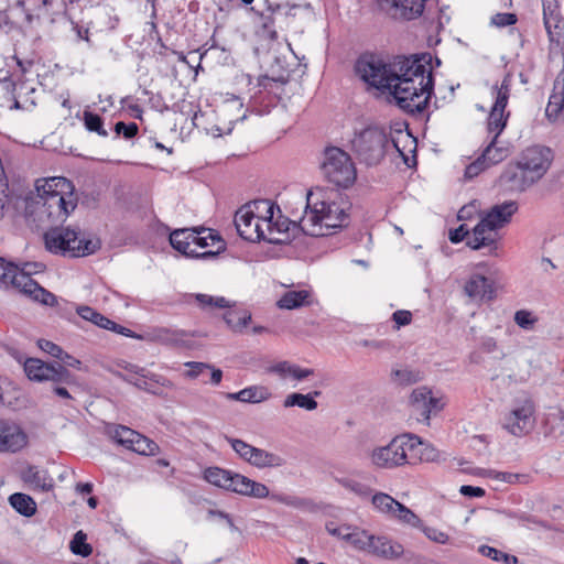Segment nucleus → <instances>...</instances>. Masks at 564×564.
Instances as JSON below:
<instances>
[{
  "instance_id": "nucleus-7",
  "label": "nucleus",
  "mask_w": 564,
  "mask_h": 564,
  "mask_svg": "<svg viewBox=\"0 0 564 564\" xmlns=\"http://www.w3.org/2000/svg\"><path fill=\"white\" fill-rule=\"evenodd\" d=\"M420 437L404 434L394 437L388 445L377 447L371 453V463L378 468H394L411 464L410 454L416 449Z\"/></svg>"
},
{
  "instance_id": "nucleus-20",
  "label": "nucleus",
  "mask_w": 564,
  "mask_h": 564,
  "mask_svg": "<svg viewBox=\"0 0 564 564\" xmlns=\"http://www.w3.org/2000/svg\"><path fill=\"white\" fill-rule=\"evenodd\" d=\"M427 0H381L382 8L394 20L411 21L422 15Z\"/></svg>"
},
{
  "instance_id": "nucleus-26",
  "label": "nucleus",
  "mask_w": 564,
  "mask_h": 564,
  "mask_svg": "<svg viewBox=\"0 0 564 564\" xmlns=\"http://www.w3.org/2000/svg\"><path fill=\"white\" fill-rule=\"evenodd\" d=\"M465 293L471 299L491 301L495 297L492 283L481 274H474L465 284Z\"/></svg>"
},
{
  "instance_id": "nucleus-51",
  "label": "nucleus",
  "mask_w": 564,
  "mask_h": 564,
  "mask_svg": "<svg viewBox=\"0 0 564 564\" xmlns=\"http://www.w3.org/2000/svg\"><path fill=\"white\" fill-rule=\"evenodd\" d=\"M495 479L505 481L508 484H525L529 480V476L525 474L497 471L495 475Z\"/></svg>"
},
{
  "instance_id": "nucleus-35",
  "label": "nucleus",
  "mask_w": 564,
  "mask_h": 564,
  "mask_svg": "<svg viewBox=\"0 0 564 564\" xmlns=\"http://www.w3.org/2000/svg\"><path fill=\"white\" fill-rule=\"evenodd\" d=\"M419 456L420 460L424 462H442L446 459L445 453L438 451L430 443H424L420 438V443L416 445V449L410 454V459Z\"/></svg>"
},
{
  "instance_id": "nucleus-32",
  "label": "nucleus",
  "mask_w": 564,
  "mask_h": 564,
  "mask_svg": "<svg viewBox=\"0 0 564 564\" xmlns=\"http://www.w3.org/2000/svg\"><path fill=\"white\" fill-rule=\"evenodd\" d=\"M512 85V74L507 73L500 85L496 84L492 86V94L495 95V102L492 109L506 110Z\"/></svg>"
},
{
  "instance_id": "nucleus-27",
  "label": "nucleus",
  "mask_w": 564,
  "mask_h": 564,
  "mask_svg": "<svg viewBox=\"0 0 564 564\" xmlns=\"http://www.w3.org/2000/svg\"><path fill=\"white\" fill-rule=\"evenodd\" d=\"M188 367L186 377L193 379H200L203 383L212 382L218 384L221 381L223 372L220 369H215L210 365L205 362H187Z\"/></svg>"
},
{
  "instance_id": "nucleus-48",
  "label": "nucleus",
  "mask_w": 564,
  "mask_h": 564,
  "mask_svg": "<svg viewBox=\"0 0 564 564\" xmlns=\"http://www.w3.org/2000/svg\"><path fill=\"white\" fill-rule=\"evenodd\" d=\"M514 322L519 327L523 329H532L538 322V317H535L530 311L520 310L514 314Z\"/></svg>"
},
{
  "instance_id": "nucleus-60",
  "label": "nucleus",
  "mask_w": 564,
  "mask_h": 564,
  "mask_svg": "<svg viewBox=\"0 0 564 564\" xmlns=\"http://www.w3.org/2000/svg\"><path fill=\"white\" fill-rule=\"evenodd\" d=\"M424 533L430 540L441 544L447 543L449 539L445 532L438 531L434 528H426Z\"/></svg>"
},
{
  "instance_id": "nucleus-40",
  "label": "nucleus",
  "mask_w": 564,
  "mask_h": 564,
  "mask_svg": "<svg viewBox=\"0 0 564 564\" xmlns=\"http://www.w3.org/2000/svg\"><path fill=\"white\" fill-rule=\"evenodd\" d=\"M543 22L550 41L558 44L564 36V23L562 14L543 18Z\"/></svg>"
},
{
  "instance_id": "nucleus-3",
  "label": "nucleus",
  "mask_w": 564,
  "mask_h": 564,
  "mask_svg": "<svg viewBox=\"0 0 564 564\" xmlns=\"http://www.w3.org/2000/svg\"><path fill=\"white\" fill-rule=\"evenodd\" d=\"M204 479L214 486L241 496L256 499L270 498L275 502L294 508H300L304 505L303 499L300 497L285 494L270 495V490L264 484L252 480L245 475L232 473L219 467L206 468L204 470Z\"/></svg>"
},
{
  "instance_id": "nucleus-62",
  "label": "nucleus",
  "mask_w": 564,
  "mask_h": 564,
  "mask_svg": "<svg viewBox=\"0 0 564 564\" xmlns=\"http://www.w3.org/2000/svg\"><path fill=\"white\" fill-rule=\"evenodd\" d=\"M314 370L311 368H302L297 365L292 364L290 377L297 381H301L312 376Z\"/></svg>"
},
{
  "instance_id": "nucleus-1",
  "label": "nucleus",
  "mask_w": 564,
  "mask_h": 564,
  "mask_svg": "<svg viewBox=\"0 0 564 564\" xmlns=\"http://www.w3.org/2000/svg\"><path fill=\"white\" fill-rule=\"evenodd\" d=\"M35 188L40 198L37 204H41L39 218L51 226L44 235L46 248L51 252L77 258L91 254L100 248L97 238L80 237L79 231L68 227H54L66 221L78 204L75 186L69 180L63 176L37 180Z\"/></svg>"
},
{
  "instance_id": "nucleus-52",
  "label": "nucleus",
  "mask_w": 564,
  "mask_h": 564,
  "mask_svg": "<svg viewBox=\"0 0 564 564\" xmlns=\"http://www.w3.org/2000/svg\"><path fill=\"white\" fill-rule=\"evenodd\" d=\"M517 21H518L517 15L514 13H509V12L496 13L491 18V24H494L498 28L513 25L517 23Z\"/></svg>"
},
{
  "instance_id": "nucleus-12",
  "label": "nucleus",
  "mask_w": 564,
  "mask_h": 564,
  "mask_svg": "<svg viewBox=\"0 0 564 564\" xmlns=\"http://www.w3.org/2000/svg\"><path fill=\"white\" fill-rule=\"evenodd\" d=\"M226 441L242 460L259 469L279 468L286 463L281 455L252 446L240 438L226 436Z\"/></svg>"
},
{
  "instance_id": "nucleus-25",
  "label": "nucleus",
  "mask_w": 564,
  "mask_h": 564,
  "mask_svg": "<svg viewBox=\"0 0 564 564\" xmlns=\"http://www.w3.org/2000/svg\"><path fill=\"white\" fill-rule=\"evenodd\" d=\"M404 552L402 544L383 535H373L369 554L384 560H397Z\"/></svg>"
},
{
  "instance_id": "nucleus-23",
  "label": "nucleus",
  "mask_w": 564,
  "mask_h": 564,
  "mask_svg": "<svg viewBox=\"0 0 564 564\" xmlns=\"http://www.w3.org/2000/svg\"><path fill=\"white\" fill-rule=\"evenodd\" d=\"M77 314L85 321L91 322L94 325L104 328L112 330L117 334L124 335L127 337H134V334L129 328L121 326L117 324L116 322L109 319L108 317L104 316L96 310H94L90 306H78L77 307Z\"/></svg>"
},
{
  "instance_id": "nucleus-37",
  "label": "nucleus",
  "mask_w": 564,
  "mask_h": 564,
  "mask_svg": "<svg viewBox=\"0 0 564 564\" xmlns=\"http://www.w3.org/2000/svg\"><path fill=\"white\" fill-rule=\"evenodd\" d=\"M373 534L358 527H351L347 542L358 551L369 553Z\"/></svg>"
},
{
  "instance_id": "nucleus-64",
  "label": "nucleus",
  "mask_w": 564,
  "mask_h": 564,
  "mask_svg": "<svg viewBox=\"0 0 564 564\" xmlns=\"http://www.w3.org/2000/svg\"><path fill=\"white\" fill-rule=\"evenodd\" d=\"M478 552L482 555V556H486L488 558H491L492 561H496V562H500L501 558L500 555H502L503 552L492 547V546H489V545H480L478 547Z\"/></svg>"
},
{
  "instance_id": "nucleus-9",
  "label": "nucleus",
  "mask_w": 564,
  "mask_h": 564,
  "mask_svg": "<svg viewBox=\"0 0 564 564\" xmlns=\"http://www.w3.org/2000/svg\"><path fill=\"white\" fill-rule=\"evenodd\" d=\"M355 72L369 86L392 91L390 76L392 63L387 64L379 55L373 53L361 54L355 63Z\"/></svg>"
},
{
  "instance_id": "nucleus-50",
  "label": "nucleus",
  "mask_w": 564,
  "mask_h": 564,
  "mask_svg": "<svg viewBox=\"0 0 564 564\" xmlns=\"http://www.w3.org/2000/svg\"><path fill=\"white\" fill-rule=\"evenodd\" d=\"M138 131L139 127L134 122L124 123L123 121H118L115 124V132L117 137L122 135L127 140L134 138L138 134Z\"/></svg>"
},
{
  "instance_id": "nucleus-4",
  "label": "nucleus",
  "mask_w": 564,
  "mask_h": 564,
  "mask_svg": "<svg viewBox=\"0 0 564 564\" xmlns=\"http://www.w3.org/2000/svg\"><path fill=\"white\" fill-rule=\"evenodd\" d=\"M267 216L254 215L247 206L241 207L235 214L234 224L238 235L251 242L264 240L270 243H284L289 237L280 228H275L272 223L273 205L265 202Z\"/></svg>"
},
{
  "instance_id": "nucleus-21",
  "label": "nucleus",
  "mask_w": 564,
  "mask_h": 564,
  "mask_svg": "<svg viewBox=\"0 0 564 564\" xmlns=\"http://www.w3.org/2000/svg\"><path fill=\"white\" fill-rule=\"evenodd\" d=\"M313 194L307 196L306 210L300 219L299 226L305 235L312 237L327 236L330 232L325 231L326 226L322 219V214L316 208L315 202H312Z\"/></svg>"
},
{
  "instance_id": "nucleus-56",
  "label": "nucleus",
  "mask_w": 564,
  "mask_h": 564,
  "mask_svg": "<svg viewBox=\"0 0 564 564\" xmlns=\"http://www.w3.org/2000/svg\"><path fill=\"white\" fill-rule=\"evenodd\" d=\"M470 237L471 236H469V230L467 229L466 225H460L456 229L451 230L448 236L451 242L453 243H458L465 238L468 240Z\"/></svg>"
},
{
  "instance_id": "nucleus-6",
  "label": "nucleus",
  "mask_w": 564,
  "mask_h": 564,
  "mask_svg": "<svg viewBox=\"0 0 564 564\" xmlns=\"http://www.w3.org/2000/svg\"><path fill=\"white\" fill-rule=\"evenodd\" d=\"M517 210L518 203L516 200H507L492 206L474 227L467 246L473 250L489 248L490 252L497 249V229L510 223Z\"/></svg>"
},
{
  "instance_id": "nucleus-58",
  "label": "nucleus",
  "mask_w": 564,
  "mask_h": 564,
  "mask_svg": "<svg viewBox=\"0 0 564 564\" xmlns=\"http://www.w3.org/2000/svg\"><path fill=\"white\" fill-rule=\"evenodd\" d=\"M288 82H289V76L281 75L278 77H270L268 75H264L259 78V86L262 87L263 89H269L272 87L273 83L284 85Z\"/></svg>"
},
{
  "instance_id": "nucleus-63",
  "label": "nucleus",
  "mask_w": 564,
  "mask_h": 564,
  "mask_svg": "<svg viewBox=\"0 0 564 564\" xmlns=\"http://www.w3.org/2000/svg\"><path fill=\"white\" fill-rule=\"evenodd\" d=\"M459 492L469 498H480L484 497L486 491L481 487H474L469 485H464L460 487Z\"/></svg>"
},
{
  "instance_id": "nucleus-55",
  "label": "nucleus",
  "mask_w": 564,
  "mask_h": 564,
  "mask_svg": "<svg viewBox=\"0 0 564 564\" xmlns=\"http://www.w3.org/2000/svg\"><path fill=\"white\" fill-rule=\"evenodd\" d=\"M292 364L289 361H280L268 368L269 372L276 373L281 378H288L291 375Z\"/></svg>"
},
{
  "instance_id": "nucleus-31",
  "label": "nucleus",
  "mask_w": 564,
  "mask_h": 564,
  "mask_svg": "<svg viewBox=\"0 0 564 564\" xmlns=\"http://www.w3.org/2000/svg\"><path fill=\"white\" fill-rule=\"evenodd\" d=\"M321 391H313L307 394L302 393H291L286 395V398L283 401L284 408H292V406H299L302 409H305L307 411H313L317 408V402L315 401V397H319Z\"/></svg>"
},
{
  "instance_id": "nucleus-5",
  "label": "nucleus",
  "mask_w": 564,
  "mask_h": 564,
  "mask_svg": "<svg viewBox=\"0 0 564 564\" xmlns=\"http://www.w3.org/2000/svg\"><path fill=\"white\" fill-rule=\"evenodd\" d=\"M43 268L42 263L36 262L25 263L23 268H19L0 258V282L13 286L41 304L54 306L57 303L56 296L31 278L32 273L42 271Z\"/></svg>"
},
{
  "instance_id": "nucleus-45",
  "label": "nucleus",
  "mask_w": 564,
  "mask_h": 564,
  "mask_svg": "<svg viewBox=\"0 0 564 564\" xmlns=\"http://www.w3.org/2000/svg\"><path fill=\"white\" fill-rule=\"evenodd\" d=\"M198 305L205 310L230 307L229 301L223 296H212L208 294H196Z\"/></svg>"
},
{
  "instance_id": "nucleus-22",
  "label": "nucleus",
  "mask_w": 564,
  "mask_h": 564,
  "mask_svg": "<svg viewBox=\"0 0 564 564\" xmlns=\"http://www.w3.org/2000/svg\"><path fill=\"white\" fill-rule=\"evenodd\" d=\"M26 444V435L19 425L0 420V452H18Z\"/></svg>"
},
{
  "instance_id": "nucleus-36",
  "label": "nucleus",
  "mask_w": 564,
  "mask_h": 564,
  "mask_svg": "<svg viewBox=\"0 0 564 564\" xmlns=\"http://www.w3.org/2000/svg\"><path fill=\"white\" fill-rule=\"evenodd\" d=\"M9 501L12 508L24 517H31L36 511V503L29 495L15 492L9 497Z\"/></svg>"
},
{
  "instance_id": "nucleus-49",
  "label": "nucleus",
  "mask_w": 564,
  "mask_h": 564,
  "mask_svg": "<svg viewBox=\"0 0 564 564\" xmlns=\"http://www.w3.org/2000/svg\"><path fill=\"white\" fill-rule=\"evenodd\" d=\"M11 195L9 191V183L6 176H0V219L3 218L7 208L10 205Z\"/></svg>"
},
{
  "instance_id": "nucleus-34",
  "label": "nucleus",
  "mask_w": 564,
  "mask_h": 564,
  "mask_svg": "<svg viewBox=\"0 0 564 564\" xmlns=\"http://www.w3.org/2000/svg\"><path fill=\"white\" fill-rule=\"evenodd\" d=\"M510 112L502 109H490L487 118V131L490 135L500 137L507 127Z\"/></svg>"
},
{
  "instance_id": "nucleus-8",
  "label": "nucleus",
  "mask_w": 564,
  "mask_h": 564,
  "mask_svg": "<svg viewBox=\"0 0 564 564\" xmlns=\"http://www.w3.org/2000/svg\"><path fill=\"white\" fill-rule=\"evenodd\" d=\"M321 169L328 182L343 188L351 186L357 177L351 158L337 147L325 149Z\"/></svg>"
},
{
  "instance_id": "nucleus-57",
  "label": "nucleus",
  "mask_w": 564,
  "mask_h": 564,
  "mask_svg": "<svg viewBox=\"0 0 564 564\" xmlns=\"http://www.w3.org/2000/svg\"><path fill=\"white\" fill-rule=\"evenodd\" d=\"M543 18L561 15L558 0H542Z\"/></svg>"
},
{
  "instance_id": "nucleus-41",
  "label": "nucleus",
  "mask_w": 564,
  "mask_h": 564,
  "mask_svg": "<svg viewBox=\"0 0 564 564\" xmlns=\"http://www.w3.org/2000/svg\"><path fill=\"white\" fill-rule=\"evenodd\" d=\"M335 481L360 498H367L372 492L369 486L350 477H335Z\"/></svg>"
},
{
  "instance_id": "nucleus-14",
  "label": "nucleus",
  "mask_w": 564,
  "mask_h": 564,
  "mask_svg": "<svg viewBox=\"0 0 564 564\" xmlns=\"http://www.w3.org/2000/svg\"><path fill=\"white\" fill-rule=\"evenodd\" d=\"M534 404L525 398L516 402L502 420V426L514 436L528 434L534 426Z\"/></svg>"
},
{
  "instance_id": "nucleus-59",
  "label": "nucleus",
  "mask_w": 564,
  "mask_h": 564,
  "mask_svg": "<svg viewBox=\"0 0 564 564\" xmlns=\"http://www.w3.org/2000/svg\"><path fill=\"white\" fill-rule=\"evenodd\" d=\"M392 319L398 327L409 325L412 321V313L410 311L399 310L392 314Z\"/></svg>"
},
{
  "instance_id": "nucleus-38",
  "label": "nucleus",
  "mask_w": 564,
  "mask_h": 564,
  "mask_svg": "<svg viewBox=\"0 0 564 564\" xmlns=\"http://www.w3.org/2000/svg\"><path fill=\"white\" fill-rule=\"evenodd\" d=\"M251 319V315L245 311L239 308L229 310L224 314V321L228 325L230 329L234 332H240L242 328L247 326L249 321Z\"/></svg>"
},
{
  "instance_id": "nucleus-19",
  "label": "nucleus",
  "mask_w": 564,
  "mask_h": 564,
  "mask_svg": "<svg viewBox=\"0 0 564 564\" xmlns=\"http://www.w3.org/2000/svg\"><path fill=\"white\" fill-rule=\"evenodd\" d=\"M534 183L535 180L518 162L507 165L498 178L500 188L509 192H524Z\"/></svg>"
},
{
  "instance_id": "nucleus-13",
  "label": "nucleus",
  "mask_w": 564,
  "mask_h": 564,
  "mask_svg": "<svg viewBox=\"0 0 564 564\" xmlns=\"http://www.w3.org/2000/svg\"><path fill=\"white\" fill-rule=\"evenodd\" d=\"M23 369L26 377L36 382L72 380V372L58 361L47 362L36 357H29L23 361Z\"/></svg>"
},
{
  "instance_id": "nucleus-33",
  "label": "nucleus",
  "mask_w": 564,
  "mask_h": 564,
  "mask_svg": "<svg viewBox=\"0 0 564 564\" xmlns=\"http://www.w3.org/2000/svg\"><path fill=\"white\" fill-rule=\"evenodd\" d=\"M310 292L306 290H291L285 292L278 301V306L284 310H294L308 304Z\"/></svg>"
},
{
  "instance_id": "nucleus-46",
  "label": "nucleus",
  "mask_w": 564,
  "mask_h": 564,
  "mask_svg": "<svg viewBox=\"0 0 564 564\" xmlns=\"http://www.w3.org/2000/svg\"><path fill=\"white\" fill-rule=\"evenodd\" d=\"M52 390L55 395L65 401L66 405H70V401L74 399L69 387L75 386V377L72 373V380L69 382L52 381Z\"/></svg>"
},
{
  "instance_id": "nucleus-11",
  "label": "nucleus",
  "mask_w": 564,
  "mask_h": 564,
  "mask_svg": "<svg viewBox=\"0 0 564 564\" xmlns=\"http://www.w3.org/2000/svg\"><path fill=\"white\" fill-rule=\"evenodd\" d=\"M105 433L117 444L140 455H155L159 452L154 441L126 425L107 424Z\"/></svg>"
},
{
  "instance_id": "nucleus-39",
  "label": "nucleus",
  "mask_w": 564,
  "mask_h": 564,
  "mask_svg": "<svg viewBox=\"0 0 564 564\" xmlns=\"http://www.w3.org/2000/svg\"><path fill=\"white\" fill-rule=\"evenodd\" d=\"M203 234H206V236L194 234V237H193L194 246L199 247V248H207L209 246H214L217 243L218 247H217V250L215 251V252H217V256L226 249L225 241L221 239V237L216 231L206 228V231H204Z\"/></svg>"
},
{
  "instance_id": "nucleus-17",
  "label": "nucleus",
  "mask_w": 564,
  "mask_h": 564,
  "mask_svg": "<svg viewBox=\"0 0 564 564\" xmlns=\"http://www.w3.org/2000/svg\"><path fill=\"white\" fill-rule=\"evenodd\" d=\"M206 231L204 227H194V228H181L175 229L170 234V243L171 246L182 254L188 258L196 259H210L217 257V252L204 251L197 252L192 248L194 234L203 235Z\"/></svg>"
},
{
  "instance_id": "nucleus-29",
  "label": "nucleus",
  "mask_w": 564,
  "mask_h": 564,
  "mask_svg": "<svg viewBox=\"0 0 564 564\" xmlns=\"http://www.w3.org/2000/svg\"><path fill=\"white\" fill-rule=\"evenodd\" d=\"M227 399L247 402V403H259L268 400L271 393L268 388L262 386H251L235 393H227Z\"/></svg>"
},
{
  "instance_id": "nucleus-16",
  "label": "nucleus",
  "mask_w": 564,
  "mask_h": 564,
  "mask_svg": "<svg viewBox=\"0 0 564 564\" xmlns=\"http://www.w3.org/2000/svg\"><path fill=\"white\" fill-rule=\"evenodd\" d=\"M411 413L419 422L430 423L432 414H436L442 409L441 400L432 395V391L426 387H420L412 391L410 395Z\"/></svg>"
},
{
  "instance_id": "nucleus-2",
  "label": "nucleus",
  "mask_w": 564,
  "mask_h": 564,
  "mask_svg": "<svg viewBox=\"0 0 564 564\" xmlns=\"http://www.w3.org/2000/svg\"><path fill=\"white\" fill-rule=\"evenodd\" d=\"M432 55L422 53L411 57L399 56L392 63L391 95L408 113L423 115L433 95Z\"/></svg>"
},
{
  "instance_id": "nucleus-30",
  "label": "nucleus",
  "mask_w": 564,
  "mask_h": 564,
  "mask_svg": "<svg viewBox=\"0 0 564 564\" xmlns=\"http://www.w3.org/2000/svg\"><path fill=\"white\" fill-rule=\"evenodd\" d=\"M424 378L423 372L411 366H402L391 371V380L393 383L405 387L417 383Z\"/></svg>"
},
{
  "instance_id": "nucleus-18",
  "label": "nucleus",
  "mask_w": 564,
  "mask_h": 564,
  "mask_svg": "<svg viewBox=\"0 0 564 564\" xmlns=\"http://www.w3.org/2000/svg\"><path fill=\"white\" fill-rule=\"evenodd\" d=\"M314 202L316 208L322 214V219L326 226L325 231L330 232L332 229L343 228L348 225L347 203L343 200L338 203L330 198L316 199Z\"/></svg>"
},
{
  "instance_id": "nucleus-47",
  "label": "nucleus",
  "mask_w": 564,
  "mask_h": 564,
  "mask_svg": "<svg viewBox=\"0 0 564 564\" xmlns=\"http://www.w3.org/2000/svg\"><path fill=\"white\" fill-rule=\"evenodd\" d=\"M393 517L412 527H416L420 523L419 517L400 502H398Z\"/></svg>"
},
{
  "instance_id": "nucleus-43",
  "label": "nucleus",
  "mask_w": 564,
  "mask_h": 564,
  "mask_svg": "<svg viewBox=\"0 0 564 564\" xmlns=\"http://www.w3.org/2000/svg\"><path fill=\"white\" fill-rule=\"evenodd\" d=\"M85 128L90 132H96L100 137H107L108 131L104 128L102 118L91 111L85 110L83 113Z\"/></svg>"
},
{
  "instance_id": "nucleus-10",
  "label": "nucleus",
  "mask_w": 564,
  "mask_h": 564,
  "mask_svg": "<svg viewBox=\"0 0 564 564\" xmlns=\"http://www.w3.org/2000/svg\"><path fill=\"white\" fill-rule=\"evenodd\" d=\"M389 135L383 129L367 128L352 140V148L359 160L367 165H377L386 155Z\"/></svg>"
},
{
  "instance_id": "nucleus-15",
  "label": "nucleus",
  "mask_w": 564,
  "mask_h": 564,
  "mask_svg": "<svg viewBox=\"0 0 564 564\" xmlns=\"http://www.w3.org/2000/svg\"><path fill=\"white\" fill-rule=\"evenodd\" d=\"M552 160L550 148L534 145L523 151L518 163L538 182L549 170Z\"/></svg>"
},
{
  "instance_id": "nucleus-24",
  "label": "nucleus",
  "mask_w": 564,
  "mask_h": 564,
  "mask_svg": "<svg viewBox=\"0 0 564 564\" xmlns=\"http://www.w3.org/2000/svg\"><path fill=\"white\" fill-rule=\"evenodd\" d=\"M21 479L32 489L50 491L54 487V480L48 471L37 466L29 465L21 471Z\"/></svg>"
},
{
  "instance_id": "nucleus-42",
  "label": "nucleus",
  "mask_w": 564,
  "mask_h": 564,
  "mask_svg": "<svg viewBox=\"0 0 564 564\" xmlns=\"http://www.w3.org/2000/svg\"><path fill=\"white\" fill-rule=\"evenodd\" d=\"M371 501L377 510L390 514L392 517L395 513V509L399 502L384 492H378L373 495Z\"/></svg>"
},
{
  "instance_id": "nucleus-61",
  "label": "nucleus",
  "mask_w": 564,
  "mask_h": 564,
  "mask_svg": "<svg viewBox=\"0 0 564 564\" xmlns=\"http://www.w3.org/2000/svg\"><path fill=\"white\" fill-rule=\"evenodd\" d=\"M488 166L485 165V162L480 161V156L469 164L465 170V177L466 178H473L477 176L482 170L487 169Z\"/></svg>"
},
{
  "instance_id": "nucleus-53",
  "label": "nucleus",
  "mask_w": 564,
  "mask_h": 564,
  "mask_svg": "<svg viewBox=\"0 0 564 564\" xmlns=\"http://www.w3.org/2000/svg\"><path fill=\"white\" fill-rule=\"evenodd\" d=\"M326 530L330 535L336 536V538L347 542L350 530H351V525L341 524V525L336 527V525H334L333 522H330V523L326 524Z\"/></svg>"
},
{
  "instance_id": "nucleus-28",
  "label": "nucleus",
  "mask_w": 564,
  "mask_h": 564,
  "mask_svg": "<svg viewBox=\"0 0 564 564\" xmlns=\"http://www.w3.org/2000/svg\"><path fill=\"white\" fill-rule=\"evenodd\" d=\"M499 137L491 135L487 147L484 149L480 161L488 167L502 162L509 155V149L499 142Z\"/></svg>"
},
{
  "instance_id": "nucleus-44",
  "label": "nucleus",
  "mask_w": 564,
  "mask_h": 564,
  "mask_svg": "<svg viewBox=\"0 0 564 564\" xmlns=\"http://www.w3.org/2000/svg\"><path fill=\"white\" fill-rule=\"evenodd\" d=\"M87 535L82 530L77 531L73 540L70 541L69 547L70 551L76 554L80 555L83 557H87L93 553V547L90 544L86 542Z\"/></svg>"
},
{
  "instance_id": "nucleus-54",
  "label": "nucleus",
  "mask_w": 564,
  "mask_h": 564,
  "mask_svg": "<svg viewBox=\"0 0 564 564\" xmlns=\"http://www.w3.org/2000/svg\"><path fill=\"white\" fill-rule=\"evenodd\" d=\"M550 420L553 423L552 430L558 435H564V410L558 409L550 414Z\"/></svg>"
}]
</instances>
